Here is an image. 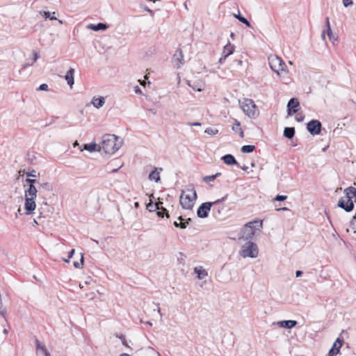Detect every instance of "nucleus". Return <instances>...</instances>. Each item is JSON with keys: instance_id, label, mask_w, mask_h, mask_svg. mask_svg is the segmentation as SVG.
<instances>
[{"instance_id": "obj_64", "label": "nucleus", "mask_w": 356, "mask_h": 356, "mask_svg": "<svg viewBox=\"0 0 356 356\" xmlns=\"http://www.w3.org/2000/svg\"><path fill=\"white\" fill-rule=\"evenodd\" d=\"M352 220H356V213H355V215L353 216V219Z\"/></svg>"}, {"instance_id": "obj_46", "label": "nucleus", "mask_w": 356, "mask_h": 356, "mask_svg": "<svg viewBox=\"0 0 356 356\" xmlns=\"http://www.w3.org/2000/svg\"><path fill=\"white\" fill-rule=\"evenodd\" d=\"M74 253V249L71 250V251L69 252L67 259H64L63 261L65 262L68 263L70 261V259L73 257Z\"/></svg>"}, {"instance_id": "obj_1", "label": "nucleus", "mask_w": 356, "mask_h": 356, "mask_svg": "<svg viewBox=\"0 0 356 356\" xmlns=\"http://www.w3.org/2000/svg\"><path fill=\"white\" fill-rule=\"evenodd\" d=\"M122 144V140L116 136L106 134L102 137L101 148L106 154H113L120 148Z\"/></svg>"}, {"instance_id": "obj_62", "label": "nucleus", "mask_w": 356, "mask_h": 356, "mask_svg": "<svg viewBox=\"0 0 356 356\" xmlns=\"http://www.w3.org/2000/svg\"><path fill=\"white\" fill-rule=\"evenodd\" d=\"M119 338H120L122 341H123V340H124V339H125V338H124V337L123 335H121L120 337H119Z\"/></svg>"}, {"instance_id": "obj_11", "label": "nucleus", "mask_w": 356, "mask_h": 356, "mask_svg": "<svg viewBox=\"0 0 356 356\" xmlns=\"http://www.w3.org/2000/svg\"><path fill=\"white\" fill-rule=\"evenodd\" d=\"M287 114L291 116L300 109V102L297 98H291L287 104Z\"/></svg>"}, {"instance_id": "obj_54", "label": "nucleus", "mask_w": 356, "mask_h": 356, "mask_svg": "<svg viewBox=\"0 0 356 356\" xmlns=\"http://www.w3.org/2000/svg\"><path fill=\"white\" fill-rule=\"evenodd\" d=\"M33 64V62H31V63H25V64H24V65H23L22 68H23V69H25V68H26V67H27L28 66L32 65Z\"/></svg>"}, {"instance_id": "obj_13", "label": "nucleus", "mask_w": 356, "mask_h": 356, "mask_svg": "<svg viewBox=\"0 0 356 356\" xmlns=\"http://www.w3.org/2000/svg\"><path fill=\"white\" fill-rule=\"evenodd\" d=\"M325 26H326L327 29H326V30H324L322 32L321 38L323 40H325V34H327L330 40L334 43L335 41L337 40V37L332 31L330 24L329 17H326V19H325Z\"/></svg>"}, {"instance_id": "obj_52", "label": "nucleus", "mask_w": 356, "mask_h": 356, "mask_svg": "<svg viewBox=\"0 0 356 356\" xmlns=\"http://www.w3.org/2000/svg\"><path fill=\"white\" fill-rule=\"evenodd\" d=\"M188 124H189L190 126H195V127L201 126V123H200V122H193V123H188Z\"/></svg>"}, {"instance_id": "obj_12", "label": "nucleus", "mask_w": 356, "mask_h": 356, "mask_svg": "<svg viewBox=\"0 0 356 356\" xmlns=\"http://www.w3.org/2000/svg\"><path fill=\"white\" fill-rule=\"evenodd\" d=\"M35 198L36 197H25L24 209L26 215H30L35 211L36 208Z\"/></svg>"}, {"instance_id": "obj_16", "label": "nucleus", "mask_w": 356, "mask_h": 356, "mask_svg": "<svg viewBox=\"0 0 356 356\" xmlns=\"http://www.w3.org/2000/svg\"><path fill=\"white\" fill-rule=\"evenodd\" d=\"M187 84L195 91H202L204 88V83L199 80L192 82L191 81H188Z\"/></svg>"}, {"instance_id": "obj_25", "label": "nucleus", "mask_w": 356, "mask_h": 356, "mask_svg": "<svg viewBox=\"0 0 356 356\" xmlns=\"http://www.w3.org/2000/svg\"><path fill=\"white\" fill-rule=\"evenodd\" d=\"M104 103H105V99L103 97H100L98 98H93V99L92 101V104L97 108H99L102 106H103Z\"/></svg>"}, {"instance_id": "obj_22", "label": "nucleus", "mask_w": 356, "mask_h": 356, "mask_svg": "<svg viewBox=\"0 0 356 356\" xmlns=\"http://www.w3.org/2000/svg\"><path fill=\"white\" fill-rule=\"evenodd\" d=\"M74 70L73 68H70L66 73L65 76V79L66 80L67 84L72 87L74 83Z\"/></svg>"}, {"instance_id": "obj_47", "label": "nucleus", "mask_w": 356, "mask_h": 356, "mask_svg": "<svg viewBox=\"0 0 356 356\" xmlns=\"http://www.w3.org/2000/svg\"><path fill=\"white\" fill-rule=\"evenodd\" d=\"M48 90V85L46 83L41 84L37 90L46 91Z\"/></svg>"}, {"instance_id": "obj_55", "label": "nucleus", "mask_w": 356, "mask_h": 356, "mask_svg": "<svg viewBox=\"0 0 356 356\" xmlns=\"http://www.w3.org/2000/svg\"><path fill=\"white\" fill-rule=\"evenodd\" d=\"M289 209L287 207H282L276 209V211H289Z\"/></svg>"}, {"instance_id": "obj_39", "label": "nucleus", "mask_w": 356, "mask_h": 356, "mask_svg": "<svg viewBox=\"0 0 356 356\" xmlns=\"http://www.w3.org/2000/svg\"><path fill=\"white\" fill-rule=\"evenodd\" d=\"M26 182L28 184V185H35V184H40V181L39 180H37L35 179H31V178H27L26 179Z\"/></svg>"}, {"instance_id": "obj_61", "label": "nucleus", "mask_w": 356, "mask_h": 356, "mask_svg": "<svg viewBox=\"0 0 356 356\" xmlns=\"http://www.w3.org/2000/svg\"><path fill=\"white\" fill-rule=\"evenodd\" d=\"M241 169H242L243 170H245H245H247L248 167H247V166H245V165H244L243 167H241Z\"/></svg>"}, {"instance_id": "obj_50", "label": "nucleus", "mask_w": 356, "mask_h": 356, "mask_svg": "<svg viewBox=\"0 0 356 356\" xmlns=\"http://www.w3.org/2000/svg\"><path fill=\"white\" fill-rule=\"evenodd\" d=\"M39 58V55L37 52H33V60L32 62L34 63L35 62H36V60H38V58Z\"/></svg>"}, {"instance_id": "obj_7", "label": "nucleus", "mask_w": 356, "mask_h": 356, "mask_svg": "<svg viewBox=\"0 0 356 356\" xmlns=\"http://www.w3.org/2000/svg\"><path fill=\"white\" fill-rule=\"evenodd\" d=\"M225 197H222V199L217 200L213 202H207L202 203L197 211V216L200 218H205L208 216L209 212L211 210L212 205L218 204L225 200Z\"/></svg>"}, {"instance_id": "obj_6", "label": "nucleus", "mask_w": 356, "mask_h": 356, "mask_svg": "<svg viewBox=\"0 0 356 356\" xmlns=\"http://www.w3.org/2000/svg\"><path fill=\"white\" fill-rule=\"evenodd\" d=\"M268 63L271 70L277 74H280L282 72H284L286 67L285 63L282 58L275 55H271L268 57Z\"/></svg>"}, {"instance_id": "obj_27", "label": "nucleus", "mask_w": 356, "mask_h": 356, "mask_svg": "<svg viewBox=\"0 0 356 356\" xmlns=\"http://www.w3.org/2000/svg\"><path fill=\"white\" fill-rule=\"evenodd\" d=\"M284 136L291 139L295 135V128L294 127H286L284 130Z\"/></svg>"}, {"instance_id": "obj_37", "label": "nucleus", "mask_w": 356, "mask_h": 356, "mask_svg": "<svg viewBox=\"0 0 356 356\" xmlns=\"http://www.w3.org/2000/svg\"><path fill=\"white\" fill-rule=\"evenodd\" d=\"M205 133H207L209 135H216L218 133V130L214 128L209 127L207 128L205 130Z\"/></svg>"}, {"instance_id": "obj_60", "label": "nucleus", "mask_w": 356, "mask_h": 356, "mask_svg": "<svg viewBox=\"0 0 356 356\" xmlns=\"http://www.w3.org/2000/svg\"><path fill=\"white\" fill-rule=\"evenodd\" d=\"M122 344H123V345H124V346H127V341H126V339H124V340H123V341H122Z\"/></svg>"}, {"instance_id": "obj_5", "label": "nucleus", "mask_w": 356, "mask_h": 356, "mask_svg": "<svg viewBox=\"0 0 356 356\" xmlns=\"http://www.w3.org/2000/svg\"><path fill=\"white\" fill-rule=\"evenodd\" d=\"M239 253L243 258H256L259 254V249L255 243L248 241L242 245Z\"/></svg>"}, {"instance_id": "obj_18", "label": "nucleus", "mask_w": 356, "mask_h": 356, "mask_svg": "<svg viewBox=\"0 0 356 356\" xmlns=\"http://www.w3.org/2000/svg\"><path fill=\"white\" fill-rule=\"evenodd\" d=\"M38 189L35 185H28L27 188L24 192V197H36Z\"/></svg>"}, {"instance_id": "obj_38", "label": "nucleus", "mask_w": 356, "mask_h": 356, "mask_svg": "<svg viewBox=\"0 0 356 356\" xmlns=\"http://www.w3.org/2000/svg\"><path fill=\"white\" fill-rule=\"evenodd\" d=\"M173 224H174L175 227H179L180 229H186V227H187L185 221L179 222H177V221H175Z\"/></svg>"}, {"instance_id": "obj_28", "label": "nucleus", "mask_w": 356, "mask_h": 356, "mask_svg": "<svg viewBox=\"0 0 356 356\" xmlns=\"http://www.w3.org/2000/svg\"><path fill=\"white\" fill-rule=\"evenodd\" d=\"M160 204H163V203L161 202L158 203L150 202L147 204V209L150 212L156 211L157 209H160Z\"/></svg>"}, {"instance_id": "obj_40", "label": "nucleus", "mask_w": 356, "mask_h": 356, "mask_svg": "<svg viewBox=\"0 0 356 356\" xmlns=\"http://www.w3.org/2000/svg\"><path fill=\"white\" fill-rule=\"evenodd\" d=\"M25 174H26V177L28 178H29V177H37L38 175H39V174H37V172L35 170H32L31 171L27 172Z\"/></svg>"}, {"instance_id": "obj_24", "label": "nucleus", "mask_w": 356, "mask_h": 356, "mask_svg": "<svg viewBox=\"0 0 356 356\" xmlns=\"http://www.w3.org/2000/svg\"><path fill=\"white\" fill-rule=\"evenodd\" d=\"M194 272L197 275V278L199 280L204 279L208 275L207 270L203 269L202 266L195 267L194 268Z\"/></svg>"}, {"instance_id": "obj_48", "label": "nucleus", "mask_w": 356, "mask_h": 356, "mask_svg": "<svg viewBox=\"0 0 356 356\" xmlns=\"http://www.w3.org/2000/svg\"><path fill=\"white\" fill-rule=\"evenodd\" d=\"M350 226L354 230V232H356V220H352L350 222Z\"/></svg>"}, {"instance_id": "obj_43", "label": "nucleus", "mask_w": 356, "mask_h": 356, "mask_svg": "<svg viewBox=\"0 0 356 356\" xmlns=\"http://www.w3.org/2000/svg\"><path fill=\"white\" fill-rule=\"evenodd\" d=\"M304 118L305 115L302 113H298L295 118L296 120L298 122H302L304 120Z\"/></svg>"}, {"instance_id": "obj_51", "label": "nucleus", "mask_w": 356, "mask_h": 356, "mask_svg": "<svg viewBox=\"0 0 356 356\" xmlns=\"http://www.w3.org/2000/svg\"><path fill=\"white\" fill-rule=\"evenodd\" d=\"M134 92L136 93H137V94H141L142 93L140 88L138 86H135Z\"/></svg>"}, {"instance_id": "obj_20", "label": "nucleus", "mask_w": 356, "mask_h": 356, "mask_svg": "<svg viewBox=\"0 0 356 356\" xmlns=\"http://www.w3.org/2000/svg\"><path fill=\"white\" fill-rule=\"evenodd\" d=\"M297 321L293 320H286L278 321L277 324L282 327L291 329L297 325Z\"/></svg>"}, {"instance_id": "obj_41", "label": "nucleus", "mask_w": 356, "mask_h": 356, "mask_svg": "<svg viewBox=\"0 0 356 356\" xmlns=\"http://www.w3.org/2000/svg\"><path fill=\"white\" fill-rule=\"evenodd\" d=\"M287 199V196L286 195H277L275 196V197L274 198V201H279V202H282V201H284Z\"/></svg>"}, {"instance_id": "obj_30", "label": "nucleus", "mask_w": 356, "mask_h": 356, "mask_svg": "<svg viewBox=\"0 0 356 356\" xmlns=\"http://www.w3.org/2000/svg\"><path fill=\"white\" fill-rule=\"evenodd\" d=\"M344 193H345V195H351L352 198L353 197L354 198L353 202L356 203V188L355 187L350 186V187L346 188L344 190Z\"/></svg>"}, {"instance_id": "obj_42", "label": "nucleus", "mask_w": 356, "mask_h": 356, "mask_svg": "<svg viewBox=\"0 0 356 356\" xmlns=\"http://www.w3.org/2000/svg\"><path fill=\"white\" fill-rule=\"evenodd\" d=\"M40 15L45 19H50L51 17V13L49 11L41 10L40 11Z\"/></svg>"}, {"instance_id": "obj_23", "label": "nucleus", "mask_w": 356, "mask_h": 356, "mask_svg": "<svg viewBox=\"0 0 356 356\" xmlns=\"http://www.w3.org/2000/svg\"><path fill=\"white\" fill-rule=\"evenodd\" d=\"M87 28L95 31H98L101 30L104 31L108 28V26L106 24L100 22L97 24H90L88 25Z\"/></svg>"}, {"instance_id": "obj_49", "label": "nucleus", "mask_w": 356, "mask_h": 356, "mask_svg": "<svg viewBox=\"0 0 356 356\" xmlns=\"http://www.w3.org/2000/svg\"><path fill=\"white\" fill-rule=\"evenodd\" d=\"M343 3L345 7H348L349 6H351L353 2L352 0H343Z\"/></svg>"}, {"instance_id": "obj_44", "label": "nucleus", "mask_w": 356, "mask_h": 356, "mask_svg": "<svg viewBox=\"0 0 356 356\" xmlns=\"http://www.w3.org/2000/svg\"><path fill=\"white\" fill-rule=\"evenodd\" d=\"M229 55H231V51L226 53L225 55L222 54V56L219 58L218 62L222 63Z\"/></svg>"}, {"instance_id": "obj_14", "label": "nucleus", "mask_w": 356, "mask_h": 356, "mask_svg": "<svg viewBox=\"0 0 356 356\" xmlns=\"http://www.w3.org/2000/svg\"><path fill=\"white\" fill-rule=\"evenodd\" d=\"M39 195L44 196L46 193L53 190L52 185L47 181L40 182L38 184Z\"/></svg>"}, {"instance_id": "obj_35", "label": "nucleus", "mask_w": 356, "mask_h": 356, "mask_svg": "<svg viewBox=\"0 0 356 356\" xmlns=\"http://www.w3.org/2000/svg\"><path fill=\"white\" fill-rule=\"evenodd\" d=\"M221 175V173L220 172H217L216 174L215 175H211V176H206L203 178V180L207 182V183H209L212 181H213L216 177H219Z\"/></svg>"}, {"instance_id": "obj_59", "label": "nucleus", "mask_w": 356, "mask_h": 356, "mask_svg": "<svg viewBox=\"0 0 356 356\" xmlns=\"http://www.w3.org/2000/svg\"><path fill=\"white\" fill-rule=\"evenodd\" d=\"M134 207H135L136 208H138V207H140V204H139V202H136L134 203Z\"/></svg>"}, {"instance_id": "obj_36", "label": "nucleus", "mask_w": 356, "mask_h": 356, "mask_svg": "<svg viewBox=\"0 0 356 356\" xmlns=\"http://www.w3.org/2000/svg\"><path fill=\"white\" fill-rule=\"evenodd\" d=\"M229 51H231V54L233 53L234 46L231 45L230 44H228L224 47L222 54L225 55L226 53H229Z\"/></svg>"}, {"instance_id": "obj_31", "label": "nucleus", "mask_w": 356, "mask_h": 356, "mask_svg": "<svg viewBox=\"0 0 356 356\" xmlns=\"http://www.w3.org/2000/svg\"><path fill=\"white\" fill-rule=\"evenodd\" d=\"M98 147H99L95 143L84 145V149L90 152H95V151H99L100 149Z\"/></svg>"}, {"instance_id": "obj_8", "label": "nucleus", "mask_w": 356, "mask_h": 356, "mask_svg": "<svg viewBox=\"0 0 356 356\" xmlns=\"http://www.w3.org/2000/svg\"><path fill=\"white\" fill-rule=\"evenodd\" d=\"M337 205L339 207L343 209L346 212H350L354 209V203L352 200V196L346 195L338 201Z\"/></svg>"}, {"instance_id": "obj_10", "label": "nucleus", "mask_w": 356, "mask_h": 356, "mask_svg": "<svg viewBox=\"0 0 356 356\" xmlns=\"http://www.w3.org/2000/svg\"><path fill=\"white\" fill-rule=\"evenodd\" d=\"M172 63L175 68L179 69L184 64V54L183 51L179 49L173 55L172 58Z\"/></svg>"}, {"instance_id": "obj_4", "label": "nucleus", "mask_w": 356, "mask_h": 356, "mask_svg": "<svg viewBox=\"0 0 356 356\" xmlns=\"http://www.w3.org/2000/svg\"><path fill=\"white\" fill-rule=\"evenodd\" d=\"M241 108L246 115L251 118H255L259 115V111L254 103L251 99H243L239 101Z\"/></svg>"}, {"instance_id": "obj_56", "label": "nucleus", "mask_w": 356, "mask_h": 356, "mask_svg": "<svg viewBox=\"0 0 356 356\" xmlns=\"http://www.w3.org/2000/svg\"><path fill=\"white\" fill-rule=\"evenodd\" d=\"M50 19H52V20H56L57 19V18L55 17V12H54L52 13V15H51Z\"/></svg>"}, {"instance_id": "obj_2", "label": "nucleus", "mask_w": 356, "mask_h": 356, "mask_svg": "<svg viewBox=\"0 0 356 356\" xmlns=\"http://www.w3.org/2000/svg\"><path fill=\"white\" fill-rule=\"evenodd\" d=\"M197 193L193 186H188L186 189L182 190L179 202L184 209L191 210L197 200Z\"/></svg>"}, {"instance_id": "obj_63", "label": "nucleus", "mask_w": 356, "mask_h": 356, "mask_svg": "<svg viewBox=\"0 0 356 356\" xmlns=\"http://www.w3.org/2000/svg\"><path fill=\"white\" fill-rule=\"evenodd\" d=\"M3 333H4V334H7V333H8V330H7L6 329H4V330H3Z\"/></svg>"}, {"instance_id": "obj_57", "label": "nucleus", "mask_w": 356, "mask_h": 356, "mask_svg": "<svg viewBox=\"0 0 356 356\" xmlns=\"http://www.w3.org/2000/svg\"><path fill=\"white\" fill-rule=\"evenodd\" d=\"M184 221H185L186 225H188L192 221V220H191V218H189L185 220Z\"/></svg>"}, {"instance_id": "obj_33", "label": "nucleus", "mask_w": 356, "mask_h": 356, "mask_svg": "<svg viewBox=\"0 0 356 356\" xmlns=\"http://www.w3.org/2000/svg\"><path fill=\"white\" fill-rule=\"evenodd\" d=\"M157 215L158 216L161 218H163L164 216H166L167 218H169V214L166 209L163 208L162 207V204H160V209H157Z\"/></svg>"}, {"instance_id": "obj_32", "label": "nucleus", "mask_w": 356, "mask_h": 356, "mask_svg": "<svg viewBox=\"0 0 356 356\" xmlns=\"http://www.w3.org/2000/svg\"><path fill=\"white\" fill-rule=\"evenodd\" d=\"M232 130L235 132H238L241 138H243L244 134L242 129L241 128V124L238 121L235 120V123L232 127Z\"/></svg>"}, {"instance_id": "obj_15", "label": "nucleus", "mask_w": 356, "mask_h": 356, "mask_svg": "<svg viewBox=\"0 0 356 356\" xmlns=\"http://www.w3.org/2000/svg\"><path fill=\"white\" fill-rule=\"evenodd\" d=\"M343 341L341 340L339 338H338L334 343L332 348L330 350L328 355L329 356H335L337 355L339 351L340 348L342 346Z\"/></svg>"}, {"instance_id": "obj_29", "label": "nucleus", "mask_w": 356, "mask_h": 356, "mask_svg": "<svg viewBox=\"0 0 356 356\" xmlns=\"http://www.w3.org/2000/svg\"><path fill=\"white\" fill-rule=\"evenodd\" d=\"M159 172L158 171V168H155L153 171L150 172L149 175V179L152 181H155L156 182H159L160 181V175Z\"/></svg>"}, {"instance_id": "obj_19", "label": "nucleus", "mask_w": 356, "mask_h": 356, "mask_svg": "<svg viewBox=\"0 0 356 356\" xmlns=\"http://www.w3.org/2000/svg\"><path fill=\"white\" fill-rule=\"evenodd\" d=\"M116 161H117L116 160L112 161L106 165V170L108 172H109V173L116 172L122 167L123 164H121L120 165H116L115 164Z\"/></svg>"}, {"instance_id": "obj_9", "label": "nucleus", "mask_w": 356, "mask_h": 356, "mask_svg": "<svg viewBox=\"0 0 356 356\" xmlns=\"http://www.w3.org/2000/svg\"><path fill=\"white\" fill-rule=\"evenodd\" d=\"M322 124L318 120H312L307 124V129L310 134L315 136L321 133Z\"/></svg>"}, {"instance_id": "obj_26", "label": "nucleus", "mask_w": 356, "mask_h": 356, "mask_svg": "<svg viewBox=\"0 0 356 356\" xmlns=\"http://www.w3.org/2000/svg\"><path fill=\"white\" fill-rule=\"evenodd\" d=\"M233 16H234V17L237 19L239 22H241V23L245 24L247 26L251 27V24H250V22L245 17H243L241 15L239 10L238 11L237 14H234Z\"/></svg>"}, {"instance_id": "obj_21", "label": "nucleus", "mask_w": 356, "mask_h": 356, "mask_svg": "<svg viewBox=\"0 0 356 356\" xmlns=\"http://www.w3.org/2000/svg\"><path fill=\"white\" fill-rule=\"evenodd\" d=\"M222 160L225 163H226L228 165H238V163L235 159V157L232 154H225L222 157Z\"/></svg>"}, {"instance_id": "obj_45", "label": "nucleus", "mask_w": 356, "mask_h": 356, "mask_svg": "<svg viewBox=\"0 0 356 356\" xmlns=\"http://www.w3.org/2000/svg\"><path fill=\"white\" fill-rule=\"evenodd\" d=\"M83 264V255L81 256L80 262L74 261L73 264L74 266L76 268H80V266H82Z\"/></svg>"}, {"instance_id": "obj_58", "label": "nucleus", "mask_w": 356, "mask_h": 356, "mask_svg": "<svg viewBox=\"0 0 356 356\" xmlns=\"http://www.w3.org/2000/svg\"><path fill=\"white\" fill-rule=\"evenodd\" d=\"M178 220L180 221V222H184L185 220V219L181 216H179L178 217Z\"/></svg>"}, {"instance_id": "obj_53", "label": "nucleus", "mask_w": 356, "mask_h": 356, "mask_svg": "<svg viewBox=\"0 0 356 356\" xmlns=\"http://www.w3.org/2000/svg\"><path fill=\"white\" fill-rule=\"evenodd\" d=\"M302 274H303V273H302V271H301V270H297V271L296 272V276L297 277H300Z\"/></svg>"}, {"instance_id": "obj_3", "label": "nucleus", "mask_w": 356, "mask_h": 356, "mask_svg": "<svg viewBox=\"0 0 356 356\" xmlns=\"http://www.w3.org/2000/svg\"><path fill=\"white\" fill-rule=\"evenodd\" d=\"M263 227V221L254 220L247 222L239 232V238L244 240H250L253 238L256 230H260Z\"/></svg>"}, {"instance_id": "obj_34", "label": "nucleus", "mask_w": 356, "mask_h": 356, "mask_svg": "<svg viewBox=\"0 0 356 356\" xmlns=\"http://www.w3.org/2000/svg\"><path fill=\"white\" fill-rule=\"evenodd\" d=\"M255 149L254 145H246L241 147V152L243 153H250Z\"/></svg>"}, {"instance_id": "obj_17", "label": "nucleus", "mask_w": 356, "mask_h": 356, "mask_svg": "<svg viewBox=\"0 0 356 356\" xmlns=\"http://www.w3.org/2000/svg\"><path fill=\"white\" fill-rule=\"evenodd\" d=\"M35 345L38 356L49 355L45 346L43 343H40V341L38 339L35 340Z\"/></svg>"}]
</instances>
